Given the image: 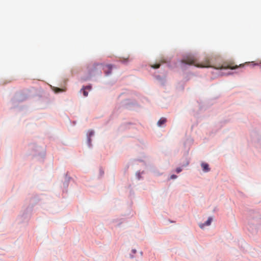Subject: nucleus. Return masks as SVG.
Returning a JSON list of instances; mask_svg holds the SVG:
<instances>
[{
    "instance_id": "423d86ee",
    "label": "nucleus",
    "mask_w": 261,
    "mask_h": 261,
    "mask_svg": "<svg viewBox=\"0 0 261 261\" xmlns=\"http://www.w3.org/2000/svg\"><path fill=\"white\" fill-rule=\"evenodd\" d=\"M90 90L91 89V86H87L86 87H83L81 90L83 91V95L84 96H87L88 95V92L86 90Z\"/></svg>"
},
{
    "instance_id": "20e7f679",
    "label": "nucleus",
    "mask_w": 261,
    "mask_h": 261,
    "mask_svg": "<svg viewBox=\"0 0 261 261\" xmlns=\"http://www.w3.org/2000/svg\"><path fill=\"white\" fill-rule=\"evenodd\" d=\"M167 121L166 118L162 117L158 122L157 124L159 126H162Z\"/></svg>"
},
{
    "instance_id": "39448f33",
    "label": "nucleus",
    "mask_w": 261,
    "mask_h": 261,
    "mask_svg": "<svg viewBox=\"0 0 261 261\" xmlns=\"http://www.w3.org/2000/svg\"><path fill=\"white\" fill-rule=\"evenodd\" d=\"M212 219L211 218H208V219L205 222V223H204L203 224H201L199 225L200 227L201 228H203L204 227V226L205 225H206V226L210 225L212 222Z\"/></svg>"
},
{
    "instance_id": "7ed1b4c3",
    "label": "nucleus",
    "mask_w": 261,
    "mask_h": 261,
    "mask_svg": "<svg viewBox=\"0 0 261 261\" xmlns=\"http://www.w3.org/2000/svg\"><path fill=\"white\" fill-rule=\"evenodd\" d=\"M201 165L204 172H207L210 170L209 166L207 163H202Z\"/></svg>"
},
{
    "instance_id": "6e6552de",
    "label": "nucleus",
    "mask_w": 261,
    "mask_h": 261,
    "mask_svg": "<svg viewBox=\"0 0 261 261\" xmlns=\"http://www.w3.org/2000/svg\"><path fill=\"white\" fill-rule=\"evenodd\" d=\"M93 134H94V132L92 130L89 131V137L93 136Z\"/></svg>"
},
{
    "instance_id": "9b49d317",
    "label": "nucleus",
    "mask_w": 261,
    "mask_h": 261,
    "mask_svg": "<svg viewBox=\"0 0 261 261\" xmlns=\"http://www.w3.org/2000/svg\"><path fill=\"white\" fill-rule=\"evenodd\" d=\"M134 253L136 252V250H133Z\"/></svg>"
},
{
    "instance_id": "1a4fd4ad",
    "label": "nucleus",
    "mask_w": 261,
    "mask_h": 261,
    "mask_svg": "<svg viewBox=\"0 0 261 261\" xmlns=\"http://www.w3.org/2000/svg\"><path fill=\"white\" fill-rule=\"evenodd\" d=\"M181 169L180 168H177L176 169V171L177 173H179L181 171Z\"/></svg>"
},
{
    "instance_id": "9d476101",
    "label": "nucleus",
    "mask_w": 261,
    "mask_h": 261,
    "mask_svg": "<svg viewBox=\"0 0 261 261\" xmlns=\"http://www.w3.org/2000/svg\"><path fill=\"white\" fill-rule=\"evenodd\" d=\"M176 177H177V176H176V175H171V178H172V179H175V178H176Z\"/></svg>"
},
{
    "instance_id": "f257e3e1",
    "label": "nucleus",
    "mask_w": 261,
    "mask_h": 261,
    "mask_svg": "<svg viewBox=\"0 0 261 261\" xmlns=\"http://www.w3.org/2000/svg\"><path fill=\"white\" fill-rule=\"evenodd\" d=\"M182 62L189 65H193L198 67H214L216 69H235L239 67H242L244 64H240L239 66L234 65L233 63H230L227 66H222L220 67H216L211 65V62L208 59H206L205 61L201 62L200 64L197 63V59L194 56H189L182 60Z\"/></svg>"
},
{
    "instance_id": "0eeeda50",
    "label": "nucleus",
    "mask_w": 261,
    "mask_h": 261,
    "mask_svg": "<svg viewBox=\"0 0 261 261\" xmlns=\"http://www.w3.org/2000/svg\"><path fill=\"white\" fill-rule=\"evenodd\" d=\"M160 64H155L151 65V67L155 68V69L159 68L160 67Z\"/></svg>"
},
{
    "instance_id": "f03ea898",
    "label": "nucleus",
    "mask_w": 261,
    "mask_h": 261,
    "mask_svg": "<svg viewBox=\"0 0 261 261\" xmlns=\"http://www.w3.org/2000/svg\"><path fill=\"white\" fill-rule=\"evenodd\" d=\"M104 71L107 75H109L111 73L112 69V66L111 65H107L105 66Z\"/></svg>"
}]
</instances>
